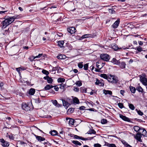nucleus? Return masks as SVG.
Wrapping results in <instances>:
<instances>
[{
    "label": "nucleus",
    "instance_id": "obj_8",
    "mask_svg": "<svg viewBox=\"0 0 147 147\" xmlns=\"http://www.w3.org/2000/svg\"><path fill=\"white\" fill-rule=\"evenodd\" d=\"M0 142L2 143V145L4 147L8 146L9 145V143L7 142H5L3 139H0Z\"/></svg>",
    "mask_w": 147,
    "mask_h": 147
},
{
    "label": "nucleus",
    "instance_id": "obj_1",
    "mask_svg": "<svg viewBox=\"0 0 147 147\" xmlns=\"http://www.w3.org/2000/svg\"><path fill=\"white\" fill-rule=\"evenodd\" d=\"M18 17V16H14L11 17H10L8 16H5L3 19L4 20L1 23L2 25V28L3 29L5 28L13 22L15 19H17Z\"/></svg>",
    "mask_w": 147,
    "mask_h": 147
},
{
    "label": "nucleus",
    "instance_id": "obj_33",
    "mask_svg": "<svg viewBox=\"0 0 147 147\" xmlns=\"http://www.w3.org/2000/svg\"><path fill=\"white\" fill-rule=\"evenodd\" d=\"M81 92L82 93H86V89L84 87H82L80 89Z\"/></svg>",
    "mask_w": 147,
    "mask_h": 147
},
{
    "label": "nucleus",
    "instance_id": "obj_53",
    "mask_svg": "<svg viewBox=\"0 0 147 147\" xmlns=\"http://www.w3.org/2000/svg\"><path fill=\"white\" fill-rule=\"evenodd\" d=\"M43 55L42 54H40L38 55L35 56V58H40Z\"/></svg>",
    "mask_w": 147,
    "mask_h": 147
},
{
    "label": "nucleus",
    "instance_id": "obj_6",
    "mask_svg": "<svg viewBox=\"0 0 147 147\" xmlns=\"http://www.w3.org/2000/svg\"><path fill=\"white\" fill-rule=\"evenodd\" d=\"M22 109L26 111L30 110V108L28 105L25 103H23L22 104Z\"/></svg>",
    "mask_w": 147,
    "mask_h": 147
},
{
    "label": "nucleus",
    "instance_id": "obj_55",
    "mask_svg": "<svg viewBox=\"0 0 147 147\" xmlns=\"http://www.w3.org/2000/svg\"><path fill=\"white\" fill-rule=\"evenodd\" d=\"M109 147H117L115 145L113 144H110Z\"/></svg>",
    "mask_w": 147,
    "mask_h": 147
},
{
    "label": "nucleus",
    "instance_id": "obj_2",
    "mask_svg": "<svg viewBox=\"0 0 147 147\" xmlns=\"http://www.w3.org/2000/svg\"><path fill=\"white\" fill-rule=\"evenodd\" d=\"M108 81L112 84L117 83L118 80L117 77L111 74L109 75V78L108 79Z\"/></svg>",
    "mask_w": 147,
    "mask_h": 147
},
{
    "label": "nucleus",
    "instance_id": "obj_4",
    "mask_svg": "<svg viewBox=\"0 0 147 147\" xmlns=\"http://www.w3.org/2000/svg\"><path fill=\"white\" fill-rule=\"evenodd\" d=\"M142 136L141 133L140 132H138L136 134V136H135L134 138L138 141L142 142V141L141 139Z\"/></svg>",
    "mask_w": 147,
    "mask_h": 147
},
{
    "label": "nucleus",
    "instance_id": "obj_31",
    "mask_svg": "<svg viewBox=\"0 0 147 147\" xmlns=\"http://www.w3.org/2000/svg\"><path fill=\"white\" fill-rule=\"evenodd\" d=\"M50 133L52 136H54L56 135L57 134V132L56 130H53L51 132H50Z\"/></svg>",
    "mask_w": 147,
    "mask_h": 147
},
{
    "label": "nucleus",
    "instance_id": "obj_43",
    "mask_svg": "<svg viewBox=\"0 0 147 147\" xmlns=\"http://www.w3.org/2000/svg\"><path fill=\"white\" fill-rule=\"evenodd\" d=\"M88 63L84 64V68L85 70H87L88 69Z\"/></svg>",
    "mask_w": 147,
    "mask_h": 147
},
{
    "label": "nucleus",
    "instance_id": "obj_45",
    "mask_svg": "<svg viewBox=\"0 0 147 147\" xmlns=\"http://www.w3.org/2000/svg\"><path fill=\"white\" fill-rule=\"evenodd\" d=\"M76 84L78 86H80L82 85V83L79 81H78L76 83Z\"/></svg>",
    "mask_w": 147,
    "mask_h": 147
},
{
    "label": "nucleus",
    "instance_id": "obj_9",
    "mask_svg": "<svg viewBox=\"0 0 147 147\" xmlns=\"http://www.w3.org/2000/svg\"><path fill=\"white\" fill-rule=\"evenodd\" d=\"M67 30L68 32L71 34L74 33L76 31L75 28L73 27L68 28Z\"/></svg>",
    "mask_w": 147,
    "mask_h": 147
},
{
    "label": "nucleus",
    "instance_id": "obj_40",
    "mask_svg": "<svg viewBox=\"0 0 147 147\" xmlns=\"http://www.w3.org/2000/svg\"><path fill=\"white\" fill-rule=\"evenodd\" d=\"M95 136H94V137H88L86 138H84L83 140H91L93 138L95 137Z\"/></svg>",
    "mask_w": 147,
    "mask_h": 147
},
{
    "label": "nucleus",
    "instance_id": "obj_62",
    "mask_svg": "<svg viewBox=\"0 0 147 147\" xmlns=\"http://www.w3.org/2000/svg\"><path fill=\"white\" fill-rule=\"evenodd\" d=\"M109 144H110L109 143H108L105 142V144L104 145L105 146H106L109 147Z\"/></svg>",
    "mask_w": 147,
    "mask_h": 147
},
{
    "label": "nucleus",
    "instance_id": "obj_39",
    "mask_svg": "<svg viewBox=\"0 0 147 147\" xmlns=\"http://www.w3.org/2000/svg\"><path fill=\"white\" fill-rule=\"evenodd\" d=\"M90 35L91 34H86L82 36V38H88L90 37Z\"/></svg>",
    "mask_w": 147,
    "mask_h": 147
},
{
    "label": "nucleus",
    "instance_id": "obj_14",
    "mask_svg": "<svg viewBox=\"0 0 147 147\" xmlns=\"http://www.w3.org/2000/svg\"><path fill=\"white\" fill-rule=\"evenodd\" d=\"M51 102L56 107H59L61 106V105L57 102V100H52Z\"/></svg>",
    "mask_w": 147,
    "mask_h": 147
},
{
    "label": "nucleus",
    "instance_id": "obj_36",
    "mask_svg": "<svg viewBox=\"0 0 147 147\" xmlns=\"http://www.w3.org/2000/svg\"><path fill=\"white\" fill-rule=\"evenodd\" d=\"M74 138L76 139H80L83 140L84 139V138H83L82 137L78 136L77 135H75Z\"/></svg>",
    "mask_w": 147,
    "mask_h": 147
},
{
    "label": "nucleus",
    "instance_id": "obj_24",
    "mask_svg": "<svg viewBox=\"0 0 147 147\" xmlns=\"http://www.w3.org/2000/svg\"><path fill=\"white\" fill-rule=\"evenodd\" d=\"M35 92V89L34 88H31L29 90V94L31 95H33Z\"/></svg>",
    "mask_w": 147,
    "mask_h": 147
},
{
    "label": "nucleus",
    "instance_id": "obj_5",
    "mask_svg": "<svg viewBox=\"0 0 147 147\" xmlns=\"http://www.w3.org/2000/svg\"><path fill=\"white\" fill-rule=\"evenodd\" d=\"M140 81L145 86L147 85V78L141 76L140 77Z\"/></svg>",
    "mask_w": 147,
    "mask_h": 147
},
{
    "label": "nucleus",
    "instance_id": "obj_60",
    "mask_svg": "<svg viewBox=\"0 0 147 147\" xmlns=\"http://www.w3.org/2000/svg\"><path fill=\"white\" fill-rule=\"evenodd\" d=\"M54 86V89L56 91H58V90H59V88L57 86Z\"/></svg>",
    "mask_w": 147,
    "mask_h": 147
},
{
    "label": "nucleus",
    "instance_id": "obj_49",
    "mask_svg": "<svg viewBox=\"0 0 147 147\" xmlns=\"http://www.w3.org/2000/svg\"><path fill=\"white\" fill-rule=\"evenodd\" d=\"M136 110L137 111V113H138V114L141 115V116H142V115H143V113L142 112V111H141L140 110H138L137 109H136Z\"/></svg>",
    "mask_w": 147,
    "mask_h": 147
},
{
    "label": "nucleus",
    "instance_id": "obj_26",
    "mask_svg": "<svg viewBox=\"0 0 147 147\" xmlns=\"http://www.w3.org/2000/svg\"><path fill=\"white\" fill-rule=\"evenodd\" d=\"M96 133V131L93 129H90L87 133L88 134H95Z\"/></svg>",
    "mask_w": 147,
    "mask_h": 147
},
{
    "label": "nucleus",
    "instance_id": "obj_42",
    "mask_svg": "<svg viewBox=\"0 0 147 147\" xmlns=\"http://www.w3.org/2000/svg\"><path fill=\"white\" fill-rule=\"evenodd\" d=\"M42 72V73L46 75H48L49 74L48 71L44 69L43 70Z\"/></svg>",
    "mask_w": 147,
    "mask_h": 147
},
{
    "label": "nucleus",
    "instance_id": "obj_18",
    "mask_svg": "<svg viewBox=\"0 0 147 147\" xmlns=\"http://www.w3.org/2000/svg\"><path fill=\"white\" fill-rule=\"evenodd\" d=\"M54 86L51 84H47L44 88V90H48L50 89L53 88Z\"/></svg>",
    "mask_w": 147,
    "mask_h": 147
},
{
    "label": "nucleus",
    "instance_id": "obj_50",
    "mask_svg": "<svg viewBox=\"0 0 147 147\" xmlns=\"http://www.w3.org/2000/svg\"><path fill=\"white\" fill-rule=\"evenodd\" d=\"M94 147H101V145L99 144H95L94 145Z\"/></svg>",
    "mask_w": 147,
    "mask_h": 147
},
{
    "label": "nucleus",
    "instance_id": "obj_27",
    "mask_svg": "<svg viewBox=\"0 0 147 147\" xmlns=\"http://www.w3.org/2000/svg\"><path fill=\"white\" fill-rule=\"evenodd\" d=\"M72 142L77 146H81L82 145L80 142L77 140H73L72 141Z\"/></svg>",
    "mask_w": 147,
    "mask_h": 147
},
{
    "label": "nucleus",
    "instance_id": "obj_35",
    "mask_svg": "<svg viewBox=\"0 0 147 147\" xmlns=\"http://www.w3.org/2000/svg\"><path fill=\"white\" fill-rule=\"evenodd\" d=\"M128 106L129 108L132 110H134L135 109V107L134 106L131 104L128 103Z\"/></svg>",
    "mask_w": 147,
    "mask_h": 147
},
{
    "label": "nucleus",
    "instance_id": "obj_63",
    "mask_svg": "<svg viewBox=\"0 0 147 147\" xmlns=\"http://www.w3.org/2000/svg\"><path fill=\"white\" fill-rule=\"evenodd\" d=\"M60 67H53V69L54 70H58L59 69V68H60Z\"/></svg>",
    "mask_w": 147,
    "mask_h": 147
},
{
    "label": "nucleus",
    "instance_id": "obj_20",
    "mask_svg": "<svg viewBox=\"0 0 147 147\" xmlns=\"http://www.w3.org/2000/svg\"><path fill=\"white\" fill-rule=\"evenodd\" d=\"M96 85H98L100 86H104V83L100 81L99 80L96 78V81L95 83Z\"/></svg>",
    "mask_w": 147,
    "mask_h": 147
},
{
    "label": "nucleus",
    "instance_id": "obj_37",
    "mask_svg": "<svg viewBox=\"0 0 147 147\" xmlns=\"http://www.w3.org/2000/svg\"><path fill=\"white\" fill-rule=\"evenodd\" d=\"M64 41L63 40L59 41L58 42V45L59 46H63L64 43Z\"/></svg>",
    "mask_w": 147,
    "mask_h": 147
},
{
    "label": "nucleus",
    "instance_id": "obj_51",
    "mask_svg": "<svg viewBox=\"0 0 147 147\" xmlns=\"http://www.w3.org/2000/svg\"><path fill=\"white\" fill-rule=\"evenodd\" d=\"M109 13H113L114 12H115V11L113 9H109Z\"/></svg>",
    "mask_w": 147,
    "mask_h": 147
},
{
    "label": "nucleus",
    "instance_id": "obj_54",
    "mask_svg": "<svg viewBox=\"0 0 147 147\" xmlns=\"http://www.w3.org/2000/svg\"><path fill=\"white\" fill-rule=\"evenodd\" d=\"M21 68H22L21 67H20L18 68H16V70L20 74V71L21 70Z\"/></svg>",
    "mask_w": 147,
    "mask_h": 147
},
{
    "label": "nucleus",
    "instance_id": "obj_41",
    "mask_svg": "<svg viewBox=\"0 0 147 147\" xmlns=\"http://www.w3.org/2000/svg\"><path fill=\"white\" fill-rule=\"evenodd\" d=\"M95 136H94V137H88L86 138H84L83 140H91L93 138L95 137Z\"/></svg>",
    "mask_w": 147,
    "mask_h": 147
},
{
    "label": "nucleus",
    "instance_id": "obj_52",
    "mask_svg": "<svg viewBox=\"0 0 147 147\" xmlns=\"http://www.w3.org/2000/svg\"><path fill=\"white\" fill-rule=\"evenodd\" d=\"M99 63L97 62L96 63V67H97V68H98L100 69L102 67H100V65H99Z\"/></svg>",
    "mask_w": 147,
    "mask_h": 147
},
{
    "label": "nucleus",
    "instance_id": "obj_44",
    "mask_svg": "<svg viewBox=\"0 0 147 147\" xmlns=\"http://www.w3.org/2000/svg\"><path fill=\"white\" fill-rule=\"evenodd\" d=\"M101 123L102 124H105L107 123V120L105 119H102L101 121Z\"/></svg>",
    "mask_w": 147,
    "mask_h": 147
},
{
    "label": "nucleus",
    "instance_id": "obj_32",
    "mask_svg": "<svg viewBox=\"0 0 147 147\" xmlns=\"http://www.w3.org/2000/svg\"><path fill=\"white\" fill-rule=\"evenodd\" d=\"M78 66L80 69H82L83 68V62H81L78 63Z\"/></svg>",
    "mask_w": 147,
    "mask_h": 147
},
{
    "label": "nucleus",
    "instance_id": "obj_11",
    "mask_svg": "<svg viewBox=\"0 0 147 147\" xmlns=\"http://www.w3.org/2000/svg\"><path fill=\"white\" fill-rule=\"evenodd\" d=\"M34 135L36 137L37 140L39 142H41L45 140V138H44L36 135L35 134H34Z\"/></svg>",
    "mask_w": 147,
    "mask_h": 147
},
{
    "label": "nucleus",
    "instance_id": "obj_61",
    "mask_svg": "<svg viewBox=\"0 0 147 147\" xmlns=\"http://www.w3.org/2000/svg\"><path fill=\"white\" fill-rule=\"evenodd\" d=\"M35 58V57H30V60L31 61H32L35 58Z\"/></svg>",
    "mask_w": 147,
    "mask_h": 147
},
{
    "label": "nucleus",
    "instance_id": "obj_58",
    "mask_svg": "<svg viewBox=\"0 0 147 147\" xmlns=\"http://www.w3.org/2000/svg\"><path fill=\"white\" fill-rule=\"evenodd\" d=\"M125 92V91L123 90H121L120 91V93L123 96H124V94Z\"/></svg>",
    "mask_w": 147,
    "mask_h": 147
},
{
    "label": "nucleus",
    "instance_id": "obj_34",
    "mask_svg": "<svg viewBox=\"0 0 147 147\" xmlns=\"http://www.w3.org/2000/svg\"><path fill=\"white\" fill-rule=\"evenodd\" d=\"M73 100L74 102V103H76V104H78L79 103V100L76 97L73 98Z\"/></svg>",
    "mask_w": 147,
    "mask_h": 147
},
{
    "label": "nucleus",
    "instance_id": "obj_46",
    "mask_svg": "<svg viewBox=\"0 0 147 147\" xmlns=\"http://www.w3.org/2000/svg\"><path fill=\"white\" fill-rule=\"evenodd\" d=\"M7 136H9V137L10 139L13 140L14 139V137L12 135H11L9 136L8 135V133H7L6 136L7 137Z\"/></svg>",
    "mask_w": 147,
    "mask_h": 147
},
{
    "label": "nucleus",
    "instance_id": "obj_3",
    "mask_svg": "<svg viewBox=\"0 0 147 147\" xmlns=\"http://www.w3.org/2000/svg\"><path fill=\"white\" fill-rule=\"evenodd\" d=\"M101 59L104 61H108L110 59V56L107 54H102L100 55Z\"/></svg>",
    "mask_w": 147,
    "mask_h": 147
},
{
    "label": "nucleus",
    "instance_id": "obj_25",
    "mask_svg": "<svg viewBox=\"0 0 147 147\" xmlns=\"http://www.w3.org/2000/svg\"><path fill=\"white\" fill-rule=\"evenodd\" d=\"M100 76L105 79H107L108 80L109 78V75H107L105 74H101L100 75Z\"/></svg>",
    "mask_w": 147,
    "mask_h": 147
},
{
    "label": "nucleus",
    "instance_id": "obj_10",
    "mask_svg": "<svg viewBox=\"0 0 147 147\" xmlns=\"http://www.w3.org/2000/svg\"><path fill=\"white\" fill-rule=\"evenodd\" d=\"M43 78L47 81V82L49 84H51L53 81V80L51 78L49 77L48 76L44 77Z\"/></svg>",
    "mask_w": 147,
    "mask_h": 147
},
{
    "label": "nucleus",
    "instance_id": "obj_28",
    "mask_svg": "<svg viewBox=\"0 0 147 147\" xmlns=\"http://www.w3.org/2000/svg\"><path fill=\"white\" fill-rule=\"evenodd\" d=\"M66 57V56L64 55H60L57 56V58L58 59H63Z\"/></svg>",
    "mask_w": 147,
    "mask_h": 147
},
{
    "label": "nucleus",
    "instance_id": "obj_30",
    "mask_svg": "<svg viewBox=\"0 0 147 147\" xmlns=\"http://www.w3.org/2000/svg\"><path fill=\"white\" fill-rule=\"evenodd\" d=\"M65 80L64 78H58L57 79V81L59 82H65Z\"/></svg>",
    "mask_w": 147,
    "mask_h": 147
},
{
    "label": "nucleus",
    "instance_id": "obj_22",
    "mask_svg": "<svg viewBox=\"0 0 147 147\" xmlns=\"http://www.w3.org/2000/svg\"><path fill=\"white\" fill-rule=\"evenodd\" d=\"M121 69H124L125 67L126 64L124 62H122L118 64Z\"/></svg>",
    "mask_w": 147,
    "mask_h": 147
},
{
    "label": "nucleus",
    "instance_id": "obj_64",
    "mask_svg": "<svg viewBox=\"0 0 147 147\" xmlns=\"http://www.w3.org/2000/svg\"><path fill=\"white\" fill-rule=\"evenodd\" d=\"M126 147H132L129 144H126Z\"/></svg>",
    "mask_w": 147,
    "mask_h": 147
},
{
    "label": "nucleus",
    "instance_id": "obj_29",
    "mask_svg": "<svg viewBox=\"0 0 147 147\" xmlns=\"http://www.w3.org/2000/svg\"><path fill=\"white\" fill-rule=\"evenodd\" d=\"M129 88L131 92L132 93H134L136 90L135 88L132 86H130Z\"/></svg>",
    "mask_w": 147,
    "mask_h": 147
},
{
    "label": "nucleus",
    "instance_id": "obj_21",
    "mask_svg": "<svg viewBox=\"0 0 147 147\" xmlns=\"http://www.w3.org/2000/svg\"><path fill=\"white\" fill-rule=\"evenodd\" d=\"M62 102L64 106L66 107L67 108L69 106V104L67 101L65 100H62Z\"/></svg>",
    "mask_w": 147,
    "mask_h": 147
},
{
    "label": "nucleus",
    "instance_id": "obj_13",
    "mask_svg": "<svg viewBox=\"0 0 147 147\" xmlns=\"http://www.w3.org/2000/svg\"><path fill=\"white\" fill-rule=\"evenodd\" d=\"M142 127H140L138 126H135L134 127V129L136 132H140V131L142 130Z\"/></svg>",
    "mask_w": 147,
    "mask_h": 147
},
{
    "label": "nucleus",
    "instance_id": "obj_19",
    "mask_svg": "<svg viewBox=\"0 0 147 147\" xmlns=\"http://www.w3.org/2000/svg\"><path fill=\"white\" fill-rule=\"evenodd\" d=\"M66 120L67 121L68 120H69V121H68L69 122V125H73L74 124V122L75 121H74L73 119H70L69 118H66Z\"/></svg>",
    "mask_w": 147,
    "mask_h": 147
},
{
    "label": "nucleus",
    "instance_id": "obj_47",
    "mask_svg": "<svg viewBox=\"0 0 147 147\" xmlns=\"http://www.w3.org/2000/svg\"><path fill=\"white\" fill-rule=\"evenodd\" d=\"M119 107L121 109H122L123 107V104L122 103H118Z\"/></svg>",
    "mask_w": 147,
    "mask_h": 147
},
{
    "label": "nucleus",
    "instance_id": "obj_48",
    "mask_svg": "<svg viewBox=\"0 0 147 147\" xmlns=\"http://www.w3.org/2000/svg\"><path fill=\"white\" fill-rule=\"evenodd\" d=\"M137 49V50L139 52H140L142 51V48L141 47H137L136 48Z\"/></svg>",
    "mask_w": 147,
    "mask_h": 147
},
{
    "label": "nucleus",
    "instance_id": "obj_57",
    "mask_svg": "<svg viewBox=\"0 0 147 147\" xmlns=\"http://www.w3.org/2000/svg\"><path fill=\"white\" fill-rule=\"evenodd\" d=\"M74 90L76 92H78L79 91V88L77 87H74Z\"/></svg>",
    "mask_w": 147,
    "mask_h": 147
},
{
    "label": "nucleus",
    "instance_id": "obj_7",
    "mask_svg": "<svg viewBox=\"0 0 147 147\" xmlns=\"http://www.w3.org/2000/svg\"><path fill=\"white\" fill-rule=\"evenodd\" d=\"M111 48H112L113 49L114 51H119L121 49H123L124 50H125L127 49H129L128 48L126 47H122V48H119L118 47H110Z\"/></svg>",
    "mask_w": 147,
    "mask_h": 147
},
{
    "label": "nucleus",
    "instance_id": "obj_16",
    "mask_svg": "<svg viewBox=\"0 0 147 147\" xmlns=\"http://www.w3.org/2000/svg\"><path fill=\"white\" fill-rule=\"evenodd\" d=\"M142 131H140V133H142V134H141L142 136H143L144 137H147V132L146 131V130H145V129L144 128H142Z\"/></svg>",
    "mask_w": 147,
    "mask_h": 147
},
{
    "label": "nucleus",
    "instance_id": "obj_59",
    "mask_svg": "<svg viewBox=\"0 0 147 147\" xmlns=\"http://www.w3.org/2000/svg\"><path fill=\"white\" fill-rule=\"evenodd\" d=\"M74 109H68V112H70L71 113H73V111H74Z\"/></svg>",
    "mask_w": 147,
    "mask_h": 147
},
{
    "label": "nucleus",
    "instance_id": "obj_23",
    "mask_svg": "<svg viewBox=\"0 0 147 147\" xmlns=\"http://www.w3.org/2000/svg\"><path fill=\"white\" fill-rule=\"evenodd\" d=\"M103 93L105 95L109 94L111 95L112 94V92L111 91L105 90H103Z\"/></svg>",
    "mask_w": 147,
    "mask_h": 147
},
{
    "label": "nucleus",
    "instance_id": "obj_15",
    "mask_svg": "<svg viewBox=\"0 0 147 147\" xmlns=\"http://www.w3.org/2000/svg\"><path fill=\"white\" fill-rule=\"evenodd\" d=\"M119 20H118L116 21L112 25L113 28H117L119 25Z\"/></svg>",
    "mask_w": 147,
    "mask_h": 147
},
{
    "label": "nucleus",
    "instance_id": "obj_12",
    "mask_svg": "<svg viewBox=\"0 0 147 147\" xmlns=\"http://www.w3.org/2000/svg\"><path fill=\"white\" fill-rule=\"evenodd\" d=\"M119 117L124 121L127 122H130V121L129 118L123 115H122L120 114Z\"/></svg>",
    "mask_w": 147,
    "mask_h": 147
},
{
    "label": "nucleus",
    "instance_id": "obj_17",
    "mask_svg": "<svg viewBox=\"0 0 147 147\" xmlns=\"http://www.w3.org/2000/svg\"><path fill=\"white\" fill-rule=\"evenodd\" d=\"M111 62L113 63V64L116 65H118L120 63L119 60H117L115 58H113Z\"/></svg>",
    "mask_w": 147,
    "mask_h": 147
},
{
    "label": "nucleus",
    "instance_id": "obj_38",
    "mask_svg": "<svg viewBox=\"0 0 147 147\" xmlns=\"http://www.w3.org/2000/svg\"><path fill=\"white\" fill-rule=\"evenodd\" d=\"M137 90L139 92H142L143 90V89L141 86H138L136 88Z\"/></svg>",
    "mask_w": 147,
    "mask_h": 147
},
{
    "label": "nucleus",
    "instance_id": "obj_56",
    "mask_svg": "<svg viewBox=\"0 0 147 147\" xmlns=\"http://www.w3.org/2000/svg\"><path fill=\"white\" fill-rule=\"evenodd\" d=\"M85 107L84 106H82L80 107L79 109L81 110H83L85 109Z\"/></svg>",
    "mask_w": 147,
    "mask_h": 147
}]
</instances>
